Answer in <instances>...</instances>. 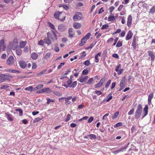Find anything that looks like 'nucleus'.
Segmentation results:
<instances>
[{
	"label": "nucleus",
	"instance_id": "f257e3e1",
	"mask_svg": "<svg viewBox=\"0 0 155 155\" xmlns=\"http://www.w3.org/2000/svg\"><path fill=\"white\" fill-rule=\"evenodd\" d=\"M142 111V107L141 104H139L135 113V118H139L141 115Z\"/></svg>",
	"mask_w": 155,
	"mask_h": 155
},
{
	"label": "nucleus",
	"instance_id": "f03ea898",
	"mask_svg": "<svg viewBox=\"0 0 155 155\" xmlns=\"http://www.w3.org/2000/svg\"><path fill=\"white\" fill-rule=\"evenodd\" d=\"M63 81V84L62 85L66 88H68L70 86L72 81L69 78H66Z\"/></svg>",
	"mask_w": 155,
	"mask_h": 155
},
{
	"label": "nucleus",
	"instance_id": "7ed1b4c3",
	"mask_svg": "<svg viewBox=\"0 0 155 155\" xmlns=\"http://www.w3.org/2000/svg\"><path fill=\"white\" fill-rule=\"evenodd\" d=\"M47 35L48 39H51L53 41H54L57 39L56 35L54 32L53 31L52 32H48Z\"/></svg>",
	"mask_w": 155,
	"mask_h": 155
},
{
	"label": "nucleus",
	"instance_id": "20e7f679",
	"mask_svg": "<svg viewBox=\"0 0 155 155\" xmlns=\"http://www.w3.org/2000/svg\"><path fill=\"white\" fill-rule=\"evenodd\" d=\"M15 62L14 59L12 56H10L8 58L7 61V64L8 65H11L13 64Z\"/></svg>",
	"mask_w": 155,
	"mask_h": 155
},
{
	"label": "nucleus",
	"instance_id": "39448f33",
	"mask_svg": "<svg viewBox=\"0 0 155 155\" xmlns=\"http://www.w3.org/2000/svg\"><path fill=\"white\" fill-rule=\"evenodd\" d=\"M0 78H2V80H3V82H4L5 80H8L9 79L12 78L13 77L8 74H0Z\"/></svg>",
	"mask_w": 155,
	"mask_h": 155
},
{
	"label": "nucleus",
	"instance_id": "423d86ee",
	"mask_svg": "<svg viewBox=\"0 0 155 155\" xmlns=\"http://www.w3.org/2000/svg\"><path fill=\"white\" fill-rule=\"evenodd\" d=\"M81 15V13L80 12H77L75 13V15L73 17V20L74 21H77L81 20L82 18L80 16Z\"/></svg>",
	"mask_w": 155,
	"mask_h": 155
},
{
	"label": "nucleus",
	"instance_id": "0eeeda50",
	"mask_svg": "<svg viewBox=\"0 0 155 155\" xmlns=\"http://www.w3.org/2000/svg\"><path fill=\"white\" fill-rule=\"evenodd\" d=\"M88 77L87 76L86 77L81 76L78 78V80L81 83H84L86 82L88 79Z\"/></svg>",
	"mask_w": 155,
	"mask_h": 155
},
{
	"label": "nucleus",
	"instance_id": "6e6552de",
	"mask_svg": "<svg viewBox=\"0 0 155 155\" xmlns=\"http://www.w3.org/2000/svg\"><path fill=\"white\" fill-rule=\"evenodd\" d=\"M132 16L131 15H129L127 18V25L128 27H130L132 22Z\"/></svg>",
	"mask_w": 155,
	"mask_h": 155
},
{
	"label": "nucleus",
	"instance_id": "1a4fd4ad",
	"mask_svg": "<svg viewBox=\"0 0 155 155\" xmlns=\"http://www.w3.org/2000/svg\"><path fill=\"white\" fill-rule=\"evenodd\" d=\"M126 78L124 77L122 79L120 83V86L123 87H125L126 85Z\"/></svg>",
	"mask_w": 155,
	"mask_h": 155
},
{
	"label": "nucleus",
	"instance_id": "9d476101",
	"mask_svg": "<svg viewBox=\"0 0 155 155\" xmlns=\"http://www.w3.org/2000/svg\"><path fill=\"white\" fill-rule=\"evenodd\" d=\"M15 45L16 46L15 47V48H13V49L14 50H15V48H16V52L17 54L18 55H20L21 54V50L20 48L19 47H17V44L15 43Z\"/></svg>",
	"mask_w": 155,
	"mask_h": 155
},
{
	"label": "nucleus",
	"instance_id": "9b49d317",
	"mask_svg": "<svg viewBox=\"0 0 155 155\" xmlns=\"http://www.w3.org/2000/svg\"><path fill=\"white\" fill-rule=\"evenodd\" d=\"M133 35V34L131 31H129L126 37V40H128L130 39Z\"/></svg>",
	"mask_w": 155,
	"mask_h": 155
},
{
	"label": "nucleus",
	"instance_id": "f8f14e48",
	"mask_svg": "<svg viewBox=\"0 0 155 155\" xmlns=\"http://www.w3.org/2000/svg\"><path fill=\"white\" fill-rule=\"evenodd\" d=\"M58 29L61 32L63 31L66 29V27L63 25H60L58 26Z\"/></svg>",
	"mask_w": 155,
	"mask_h": 155
},
{
	"label": "nucleus",
	"instance_id": "ddd939ff",
	"mask_svg": "<svg viewBox=\"0 0 155 155\" xmlns=\"http://www.w3.org/2000/svg\"><path fill=\"white\" fill-rule=\"evenodd\" d=\"M19 64L20 67L23 69L25 68L26 66V63L23 61H20L19 62Z\"/></svg>",
	"mask_w": 155,
	"mask_h": 155
},
{
	"label": "nucleus",
	"instance_id": "4468645a",
	"mask_svg": "<svg viewBox=\"0 0 155 155\" xmlns=\"http://www.w3.org/2000/svg\"><path fill=\"white\" fill-rule=\"evenodd\" d=\"M68 33L69 35V37H73L74 35V32L73 31V29L70 28L68 30Z\"/></svg>",
	"mask_w": 155,
	"mask_h": 155
},
{
	"label": "nucleus",
	"instance_id": "2eb2a0df",
	"mask_svg": "<svg viewBox=\"0 0 155 155\" xmlns=\"http://www.w3.org/2000/svg\"><path fill=\"white\" fill-rule=\"evenodd\" d=\"M149 55L151 57V60L153 61L155 59V56L153 52L150 51H148Z\"/></svg>",
	"mask_w": 155,
	"mask_h": 155
},
{
	"label": "nucleus",
	"instance_id": "dca6fc26",
	"mask_svg": "<svg viewBox=\"0 0 155 155\" xmlns=\"http://www.w3.org/2000/svg\"><path fill=\"white\" fill-rule=\"evenodd\" d=\"M73 27L75 29H78L81 27V25L80 23L75 22L73 24Z\"/></svg>",
	"mask_w": 155,
	"mask_h": 155
},
{
	"label": "nucleus",
	"instance_id": "f3484780",
	"mask_svg": "<svg viewBox=\"0 0 155 155\" xmlns=\"http://www.w3.org/2000/svg\"><path fill=\"white\" fill-rule=\"evenodd\" d=\"M101 53H99L97 54L95 57V62L96 63H97L99 61V57H100L101 56Z\"/></svg>",
	"mask_w": 155,
	"mask_h": 155
},
{
	"label": "nucleus",
	"instance_id": "a211bd4d",
	"mask_svg": "<svg viewBox=\"0 0 155 155\" xmlns=\"http://www.w3.org/2000/svg\"><path fill=\"white\" fill-rule=\"evenodd\" d=\"M148 106L147 105H146L143 108V111L144 112V115L143 116V117H144L146 115H147L148 113Z\"/></svg>",
	"mask_w": 155,
	"mask_h": 155
},
{
	"label": "nucleus",
	"instance_id": "6ab92c4d",
	"mask_svg": "<svg viewBox=\"0 0 155 155\" xmlns=\"http://www.w3.org/2000/svg\"><path fill=\"white\" fill-rule=\"evenodd\" d=\"M132 46L133 47L134 49H135L136 48V38L134 37L133 38Z\"/></svg>",
	"mask_w": 155,
	"mask_h": 155
},
{
	"label": "nucleus",
	"instance_id": "aec40b11",
	"mask_svg": "<svg viewBox=\"0 0 155 155\" xmlns=\"http://www.w3.org/2000/svg\"><path fill=\"white\" fill-rule=\"evenodd\" d=\"M88 138L91 140H95L97 138L96 136L93 134L88 135Z\"/></svg>",
	"mask_w": 155,
	"mask_h": 155
},
{
	"label": "nucleus",
	"instance_id": "412c9836",
	"mask_svg": "<svg viewBox=\"0 0 155 155\" xmlns=\"http://www.w3.org/2000/svg\"><path fill=\"white\" fill-rule=\"evenodd\" d=\"M87 40L85 38H83L81 39V42L79 44V45L80 46H82L85 43Z\"/></svg>",
	"mask_w": 155,
	"mask_h": 155
},
{
	"label": "nucleus",
	"instance_id": "4be33fe9",
	"mask_svg": "<svg viewBox=\"0 0 155 155\" xmlns=\"http://www.w3.org/2000/svg\"><path fill=\"white\" fill-rule=\"evenodd\" d=\"M5 115L7 116V117L8 119L11 121H12L13 120V119L12 118L11 115L8 113H6L5 114Z\"/></svg>",
	"mask_w": 155,
	"mask_h": 155
},
{
	"label": "nucleus",
	"instance_id": "5701e85b",
	"mask_svg": "<svg viewBox=\"0 0 155 155\" xmlns=\"http://www.w3.org/2000/svg\"><path fill=\"white\" fill-rule=\"evenodd\" d=\"M61 13V12H56L54 14V17L56 19H59V17Z\"/></svg>",
	"mask_w": 155,
	"mask_h": 155
},
{
	"label": "nucleus",
	"instance_id": "b1692460",
	"mask_svg": "<svg viewBox=\"0 0 155 155\" xmlns=\"http://www.w3.org/2000/svg\"><path fill=\"white\" fill-rule=\"evenodd\" d=\"M43 89L44 93H49L51 92V90L49 88H43Z\"/></svg>",
	"mask_w": 155,
	"mask_h": 155
},
{
	"label": "nucleus",
	"instance_id": "393cba45",
	"mask_svg": "<svg viewBox=\"0 0 155 155\" xmlns=\"http://www.w3.org/2000/svg\"><path fill=\"white\" fill-rule=\"evenodd\" d=\"M38 57V54L35 53H33L31 54V58L33 59H36Z\"/></svg>",
	"mask_w": 155,
	"mask_h": 155
},
{
	"label": "nucleus",
	"instance_id": "a878e982",
	"mask_svg": "<svg viewBox=\"0 0 155 155\" xmlns=\"http://www.w3.org/2000/svg\"><path fill=\"white\" fill-rule=\"evenodd\" d=\"M26 44V41H22L20 43L21 48H23Z\"/></svg>",
	"mask_w": 155,
	"mask_h": 155
},
{
	"label": "nucleus",
	"instance_id": "bb28decb",
	"mask_svg": "<svg viewBox=\"0 0 155 155\" xmlns=\"http://www.w3.org/2000/svg\"><path fill=\"white\" fill-rule=\"evenodd\" d=\"M115 17L114 16H109L108 18V21H113L115 20Z\"/></svg>",
	"mask_w": 155,
	"mask_h": 155
},
{
	"label": "nucleus",
	"instance_id": "cd10ccee",
	"mask_svg": "<svg viewBox=\"0 0 155 155\" xmlns=\"http://www.w3.org/2000/svg\"><path fill=\"white\" fill-rule=\"evenodd\" d=\"M51 53H47L44 56V58L45 59H48L50 57L51 55Z\"/></svg>",
	"mask_w": 155,
	"mask_h": 155
},
{
	"label": "nucleus",
	"instance_id": "c85d7f7f",
	"mask_svg": "<svg viewBox=\"0 0 155 155\" xmlns=\"http://www.w3.org/2000/svg\"><path fill=\"white\" fill-rule=\"evenodd\" d=\"M9 72L12 73H20V71L16 70H12V69H10V71H9Z\"/></svg>",
	"mask_w": 155,
	"mask_h": 155
},
{
	"label": "nucleus",
	"instance_id": "c756f323",
	"mask_svg": "<svg viewBox=\"0 0 155 155\" xmlns=\"http://www.w3.org/2000/svg\"><path fill=\"white\" fill-rule=\"evenodd\" d=\"M53 93L56 96L60 97L62 95V94L61 93L58 91H53Z\"/></svg>",
	"mask_w": 155,
	"mask_h": 155
},
{
	"label": "nucleus",
	"instance_id": "7c9ffc66",
	"mask_svg": "<svg viewBox=\"0 0 155 155\" xmlns=\"http://www.w3.org/2000/svg\"><path fill=\"white\" fill-rule=\"evenodd\" d=\"M94 81V79L93 78H90L87 81V82L86 83V84H88L90 85Z\"/></svg>",
	"mask_w": 155,
	"mask_h": 155
},
{
	"label": "nucleus",
	"instance_id": "2f4dec72",
	"mask_svg": "<svg viewBox=\"0 0 155 155\" xmlns=\"http://www.w3.org/2000/svg\"><path fill=\"white\" fill-rule=\"evenodd\" d=\"M77 85V82L76 81H74L72 84L71 85L70 87H71L74 88Z\"/></svg>",
	"mask_w": 155,
	"mask_h": 155
},
{
	"label": "nucleus",
	"instance_id": "473e14b6",
	"mask_svg": "<svg viewBox=\"0 0 155 155\" xmlns=\"http://www.w3.org/2000/svg\"><path fill=\"white\" fill-rule=\"evenodd\" d=\"M105 81V79L104 78H102L101 79L99 82V84L101 86L102 85L103 83Z\"/></svg>",
	"mask_w": 155,
	"mask_h": 155
},
{
	"label": "nucleus",
	"instance_id": "72a5a7b5",
	"mask_svg": "<svg viewBox=\"0 0 155 155\" xmlns=\"http://www.w3.org/2000/svg\"><path fill=\"white\" fill-rule=\"evenodd\" d=\"M153 96V93H151L148 96V100H151Z\"/></svg>",
	"mask_w": 155,
	"mask_h": 155
},
{
	"label": "nucleus",
	"instance_id": "f704fd0d",
	"mask_svg": "<svg viewBox=\"0 0 155 155\" xmlns=\"http://www.w3.org/2000/svg\"><path fill=\"white\" fill-rule=\"evenodd\" d=\"M91 35V34L90 33H87L84 37L87 40L89 39Z\"/></svg>",
	"mask_w": 155,
	"mask_h": 155
},
{
	"label": "nucleus",
	"instance_id": "c9c22d12",
	"mask_svg": "<svg viewBox=\"0 0 155 155\" xmlns=\"http://www.w3.org/2000/svg\"><path fill=\"white\" fill-rule=\"evenodd\" d=\"M46 71H47L46 70V69L42 71H41L40 72H39L38 74L37 75H41L42 74H45V73Z\"/></svg>",
	"mask_w": 155,
	"mask_h": 155
},
{
	"label": "nucleus",
	"instance_id": "e433bc0d",
	"mask_svg": "<svg viewBox=\"0 0 155 155\" xmlns=\"http://www.w3.org/2000/svg\"><path fill=\"white\" fill-rule=\"evenodd\" d=\"M122 45V42L120 41H118L116 45L117 47H120Z\"/></svg>",
	"mask_w": 155,
	"mask_h": 155
},
{
	"label": "nucleus",
	"instance_id": "4c0bfd02",
	"mask_svg": "<svg viewBox=\"0 0 155 155\" xmlns=\"http://www.w3.org/2000/svg\"><path fill=\"white\" fill-rule=\"evenodd\" d=\"M33 89V87L31 86H30L29 87H26L25 88V90L26 91H31Z\"/></svg>",
	"mask_w": 155,
	"mask_h": 155
},
{
	"label": "nucleus",
	"instance_id": "58836bf2",
	"mask_svg": "<svg viewBox=\"0 0 155 155\" xmlns=\"http://www.w3.org/2000/svg\"><path fill=\"white\" fill-rule=\"evenodd\" d=\"M122 124L121 122H119L116 124L114 126V128H117L119 126H122Z\"/></svg>",
	"mask_w": 155,
	"mask_h": 155
},
{
	"label": "nucleus",
	"instance_id": "ea45409f",
	"mask_svg": "<svg viewBox=\"0 0 155 155\" xmlns=\"http://www.w3.org/2000/svg\"><path fill=\"white\" fill-rule=\"evenodd\" d=\"M128 145L124 146V147H122L120 149L121 152H123L125 150L126 148L127 147Z\"/></svg>",
	"mask_w": 155,
	"mask_h": 155
},
{
	"label": "nucleus",
	"instance_id": "a19ab883",
	"mask_svg": "<svg viewBox=\"0 0 155 155\" xmlns=\"http://www.w3.org/2000/svg\"><path fill=\"white\" fill-rule=\"evenodd\" d=\"M1 46V45H0V51H5L6 48L5 46L2 45Z\"/></svg>",
	"mask_w": 155,
	"mask_h": 155
},
{
	"label": "nucleus",
	"instance_id": "79ce46f5",
	"mask_svg": "<svg viewBox=\"0 0 155 155\" xmlns=\"http://www.w3.org/2000/svg\"><path fill=\"white\" fill-rule=\"evenodd\" d=\"M119 114V112L117 111L114 114V115L112 117V118L113 119H114Z\"/></svg>",
	"mask_w": 155,
	"mask_h": 155
},
{
	"label": "nucleus",
	"instance_id": "37998d69",
	"mask_svg": "<svg viewBox=\"0 0 155 155\" xmlns=\"http://www.w3.org/2000/svg\"><path fill=\"white\" fill-rule=\"evenodd\" d=\"M150 12L153 13L155 12V6H153L150 10Z\"/></svg>",
	"mask_w": 155,
	"mask_h": 155
},
{
	"label": "nucleus",
	"instance_id": "c03bdc74",
	"mask_svg": "<svg viewBox=\"0 0 155 155\" xmlns=\"http://www.w3.org/2000/svg\"><path fill=\"white\" fill-rule=\"evenodd\" d=\"M109 27L108 25L107 24H105L103 25L101 28V29L103 30L107 29Z\"/></svg>",
	"mask_w": 155,
	"mask_h": 155
},
{
	"label": "nucleus",
	"instance_id": "a18cd8bd",
	"mask_svg": "<svg viewBox=\"0 0 155 155\" xmlns=\"http://www.w3.org/2000/svg\"><path fill=\"white\" fill-rule=\"evenodd\" d=\"M110 83H111V80H109L106 84L105 86V87L106 88H107L109 87V86L110 85Z\"/></svg>",
	"mask_w": 155,
	"mask_h": 155
},
{
	"label": "nucleus",
	"instance_id": "49530a36",
	"mask_svg": "<svg viewBox=\"0 0 155 155\" xmlns=\"http://www.w3.org/2000/svg\"><path fill=\"white\" fill-rule=\"evenodd\" d=\"M59 7H63L64 9L66 10H67L69 8L68 7V6L65 5H61Z\"/></svg>",
	"mask_w": 155,
	"mask_h": 155
},
{
	"label": "nucleus",
	"instance_id": "de8ad7c7",
	"mask_svg": "<svg viewBox=\"0 0 155 155\" xmlns=\"http://www.w3.org/2000/svg\"><path fill=\"white\" fill-rule=\"evenodd\" d=\"M134 108H132L128 113L129 115H132L134 112Z\"/></svg>",
	"mask_w": 155,
	"mask_h": 155
},
{
	"label": "nucleus",
	"instance_id": "09e8293b",
	"mask_svg": "<svg viewBox=\"0 0 155 155\" xmlns=\"http://www.w3.org/2000/svg\"><path fill=\"white\" fill-rule=\"evenodd\" d=\"M88 73V71L87 70L84 69L83 71L82 74L83 75H86Z\"/></svg>",
	"mask_w": 155,
	"mask_h": 155
},
{
	"label": "nucleus",
	"instance_id": "8fccbe9b",
	"mask_svg": "<svg viewBox=\"0 0 155 155\" xmlns=\"http://www.w3.org/2000/svg\"><path fill=\"white\" fill-rule=\"evenodd\" d=\"M29 49V47L28 46H26L24 49V51L25 52H27L28 51Z\"/></svg>",
	"mask_w": 155,
	"mask_h": 155
},
{
	"label": "nucleus",
	"instance_id": "3c124183",
	"mask_svg": "<svg viewBox=\"0 0 155 155\" xmlns=\"http://www.w3.org/2000/svg\"><path fill=\"white\" fill-rule=\"evenodd\" d=\"M65 64V63L64 62L61 63H60V64L58 66V69H60L62 66H63Z\"/></svg>",
	"mask_w": 155,
	"mask_h": 155
},
{
	"label": "nucleus",
	"instance_id": "603ef678",
	"mask_svg": "<svg viewBox=\"0 0 155 155\" xmlns=\"http://www.w3.org/2000/svg\"><path fill=\"white\" fill-rule=\"evenodd\" d=\"M8 87H9V86L8 85H3L1 86V87H0V88L2 89H5V88Z\"/></svg>",
	"mask_w": 155,
	"mask_h": 155
},
{
	"label": "nucleus",
	"instance_id": "864d4df0",
	"mask_svg": "<svg viewBox=\"0 0 155 155\" xmlns=\"http://www.w3.org/2000/svg\"><path fill=\"white\" fill-rule=\"evenodd\" d=\"M90 64V61L89 60H87L85 61L84 63V64L87 65L88 66Z\"/></svg>",
	"mask_w": 155,
	"mask_h": 155
},
{
	"label": "nucleus",
	"instance_id": "5fc2aeb1",
	"mask_svg": "<svg viewBox=\"0 0 155 155\" xmlns=\"http://www.w3.org/2000/svg\"><path fill=\"white\" fill-rule=\"evenodd\" d=\"M44 42L42 40H40L38 42V44L39 45L42 46L43 45Z\"/></svg>",
	"mask_w": 155,
	"mask_h": 155
},
{
	"label": "nucleus",
	"instance_id": "6e6d98bb",
	"mask_svg": "<svg viewBox=\"0 0 155 155\" xmlns=\"http://www.w3.org/2000/svg\"><path fill=\"white\" fill-rule=\"evenodd\" d=\"M124 7V5H120L118 8V10L119 11H121Z\"/></svg>",
	"mask_w": 155,
	"mask_h": 155
},
{
	"label": "nucleus",
	"instance_id": "4d7b16f0",
	"mask_svg": "<svg viewBox=\"0 0 155 155\" xmlns=\"http://www.w3.org/2000/svg\"><path fill=\"white\" fill-rule=\"evenodd\" d=\"M64 99H65V101H66L65 104L67 105L68 104H70L71 103V102L69 101V100L68 99H67L66 97H64Z\"/></svg>",
	"mask_w": 155,
	"mask_h": 155
},
{
	"label": "nucleus",
	"instance_id": "13d9d810",
	"mask_svg": "<svg viewBox=\"0 0 155 155\" xmlns=\"http://www.w3.org/2000/svg\"><path fill=\"white\" fill-rule=\"evenodd\" d=\"M0 45H1V47H2V45L5 46L4 45V39H2L0 41Z\"/></svg>",
	"mask_w": 155,
	"mask_h": 155
},
{
	"label": "nucleus",
	"instance_id": "bf43d9fd",
	"mask_svg": "<svg viewBox=\"0 0 155 155\" xmlns=\"http://www.w3.org/2000/svg\"><path fill=\"white\" fill-rule=\"evenodd\" d=\"M93 119H94V118H93V117H90L89 118V119H88V122L89 123H91V122H92V121L93 120Z\"/></svg>",
	"mask_w": 155,
	"mask_h": 155
},
{
	"label": "nucleus",
	"instance_id": "052dcab7",
	"mask_svg": "<svg viewBox=\"0 0 155 155\" xmlns=\"http://www.w3.org/2000/svg\"><path fill=\"white\" fill-rule=\"evenodd\" d=\"M66 75H65V74L63 75L60 78V79L62 80L63 81L64 80H65V78H68L66 76Z\"/></svg>",
	"mask_w": 155,
	"mask_h": 155
},
{
	"label": "nucleus",
	"instance_id": "680f3d73",
	"mask_svg": "<svg viewBox=\"0 0 155 155\" xmlns=\"http://www.w3.org/2000/svg\"><path fill=\"white\" fill-rule=\"evenodd\" d=\"M48 25L52 29H54V26L52 24L49 23L48 24Z\"/></svg>",
	"mask_w": 155,
	"mask_h": 155
},
{
	"label": "nucleus",
	"instance_id": "e2e57ef3",
	"mask_svg": "<svg viewBox=\"0 0 155 155\" xmlns=\"http://www.w3.org/2000/svg\"><path fill=\"white\" fill-rule=\"evenodd\" d=\"M112 56L116 58H118L119 57L118 55L117 54H112Z\"/></svg>",
	"mask_w": 155,
	"mask_h": 155
},
{
	"label": "nucleus",
	"instance_id": "0e129e2a",
	"mask_svg": "<svg viewBox=\"0 0 155 155\" xmlns=\"http://www.w3.org/2000/svg\"><path fill=\"white\" fill-rule=\"evenodd\" d=\"M95 93L98 95H100L102 94L101 92L99 91H95Z\"/></svg>",
	"mask_w": 155,
	"mask_h": 155
},
{
	"label": "nucleus",
	"instance_id": "69168bd1",
	"mask_svg": "<svg viewBox=\"0 0 155 155\" xmlns=\"http://www.w3.org/2000/svg\"><path fill=\"white\" fill-rule=\"evenodd\" d=\"M116 85V83L113 82L111 86V89H113L115 87Z\"/></svg>",
	"mask_w": 155,
	"mask_h": 155
},
{
	"label": "nucleus",
	"instance_id": "338daca9",
	"mask_svg": "<svg viewBox=\"0 0 155 155\" xmlns=\"http://www.w3.org/2000/svg\"><path fill=\"white\" fill-rule=\"evenodd\" d=\"M113 40H114V39L113 38H110L107 41V43H110Z\"/></svg>",
	"mask_w": 155,
	"mask_h": 155
},
{
	"label": "nucleus",
	"instance_id": "774afa93",
	"mask_svg": "<svg viewBox=\"0 0 155 155\" xmlns=\"http://www.w3.org/2000/svg\"><path fill=\"white\" fill-rule=\"evenodd\" d=\"M6 55L5 54H3L1 56V58L3 59H5L6 58Z\"/></svg>",
	"mask_w": 155,
	"mask_h": 155
}]
</instances>
